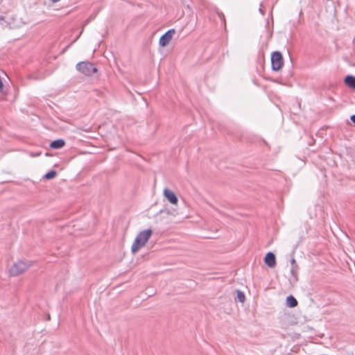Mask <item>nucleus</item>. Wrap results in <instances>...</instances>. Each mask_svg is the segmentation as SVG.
Returning a JSON list of instances; mask_svg holds the SVG:
<instances>
[{"mask_svg":"<svg viewBox=\"0 0 355 355\" xmlns=\"http://www.w3.org/2000/svg\"><path fill=\"white\" fill-rule=\"evenodd\" d=\"M344 83L349 88L355 89V76L347 75L344 79Z\"/></svg>","mask_w":355,"mask_h":355,"instance_id":"9","label":"nucleus"},{"mask_svg":"<svg viewBox=\"0 0 355 355\" xmlns=\"http://www.w3.org/2000/svg\"><path fill=\"white\" fill-rule=\"evenodd\" d=\"M291 266L297 265V264H296L295 259H293V258L291 260Z\"/></svg>","mask_w":355,"mask_h":355,"instance_id":"18","label":"nucleus"},{"mask_svg":"<svg viewBox=\"0 0 355 355\" xmlns=\"http://www.w3.org/2000/svg\"><path fill=\"white\" fill-rule=\"evenodd\" d=\"M216 14L218 15V17L224 22V24H225V15L224 14L220 11L218 9H216Z\"/></svg>","mask_w":355,"mask_h":355,"instance_id":"14","label":"nucleus"},{"mask_svg":"<svg viewBox=\"0 0 355 355\" xmlns=\"http://www.w3.org/2000/svg\"><path fill=\"white\" fill-rule=\"evenodd\" d=\"M297 270H298V266L297 265L291 266V274L293 277V278L295 279V281L298 280V277H297L298 272H297Z\"/></svg>","mask_w":355,"mask_h":355,"instance_id":"11","label":"nucleus"},{"mask_svg":"<svg viewBox=\"0 0 355 355\" xmlns=\"http://www.w3.org/2000/svg\"><path fill=\"white\" fill-rule=\"evenodd\" d=\"M3 83H2V80H1V78H0V89H1L3 88Z\"/></svg>","mask_w":355,"mask_h":355,"instance_id":"20","label":"nucleus"},{"mask_svg":"<svg viewBox=\"0 0 355 355\" xmlns=\"http://www.w3.org/2000/svg\"><path fill=\"white\" fill-rule=\"evenodd\" d=\"M284 64L282 54L279 51H274L271 54V69L272 71H279Z\"/></svg>","mask_w":355,"mask_h":355,"instance_id":"4","label":"nucleus"},{"mask_svg":"<svg viewBox=\"0 0 355 355\" xmlns=\"http://www.w3.org/2000/svg\"><path fill=\"white\" fill-rule=\"evenodd\" d=\"M175 33V31L174 28L168 30L160 37L159 40V45L162 47L166 46L171 40Z\"/></svg>","mask_w":355,"mask_h":355,"instance_id":"5","label":"nucleus"},{"mask_svg":"<svg viewBox=\"0 0 355 355\" xmlns=\"http://www.w3.org/2000/svg\"><path fill=\"white\" fill-rule=\"evenodd\" d=\"M56 171L54 170H51L49 172H47L44 175V178L46 180H51L54 178L56 176Z\"/></svg>","mask_w":355,"mask_h":355,"instance_id":"12","label":"nucleus"},{"mask_svg":"<svg viewBox=\"0 0 355 355\" xmlns=\"http://www.w3.org/2000/svg\"><path fill=\"white\" fill-rule=\"evenodd\" d=\"M262 6H263V3H260V7H259V12L262 15H265V12L263 11V8H262Z\"/></svg>","mask_w":355,"mask_h":355,"instance_id":"16","label":"nucleus"},{"mask_svg":"<svg viewBox=\"0 0 355 355\" xmlns=\"http://www.w3.org/2000/svg\"><path fill=\"white\" fill-rule=\"evenodd\" d=\"M236 297L239 302H243L245 300V294L241 291H237Z\"/></svg>","mask_w":355,"mask_h":355,"instance_id":"13","label":"nucleus"},{"mask_svg":"<svg viewBox=\"0 0 355 355\" xmlns=\"http://www.w3.org/2000/svg\"><path fill=\"white\" fill-rule=\"evenodd\" d=\"M53 2H58L60 0H51Z\"/></svg>","mask_w":355,"mask_h":355,"instance_id":"21","label":"nucleus"},{"mask_svg":"<svg viewBox=\"0 0 355 355\" xmlns=\"http://www.w3.org/2000/svg\"><path fill=\"white\" fill-rule=\"evenodd\" d=\"M265 263L270 268H272L276 265L275 255L272 252H268L264 257Z\"/></svg>","mask_w":355,"mask_h":355,"instance_id":"7","label":"nucleus"},{"mask_svg":"<svg viewBox=\"0 0 355 355\" xmlns=\"http://www.w3.org/2000/svg\"><path fill=\"white\" fill-rule=\"evenodd\" d=\"M76 69L87 76H91L98 71L97 68L92 63L87 61H82L77 63Z\"/></svg>","mask_w":355,"mask_h":355,"instance_id":"2","label":"nucleus"},{"mask_svg":"<svg viewBox=\"0 0 355 355\" xmlns=\"http://www.w3.org/2000/svg\"><path fill=\"white\" fill-rule=\"evenodd\" d=\"M164 196L172 205H176L178 202V199L175 193L167 188L164 190Z\"/></svg>","mask_w":355,"mask_h":355,"instance_id":"6","label":"nucleus"},{"mask_svg":"<svg viewBox=\"0 0 355 355\" xmlns=\"http://www.w3.org/2000/svg\"><path fill=\"white\" fill-rule=\"evenodd\" d=\"M2 21L5 22V17H0V24H1Z\"/></svg>","mask_w":355,"mask_h":355,"instance_id":"19","label":"nucleus"},{"mask_svg":"<svg viewBox=\"0 0 355 355\" xmlns=\"http://www.w3.org/2000/svg\"><path fill=\"white\" fill-rule=\"evenodd\" d=\"M350 119L355 124V114H353L350 116Z\"/></svg>","mask_w":355,"mask_h":355,"instance_id":"17","label":"nucleus"},{"mask_svg":"<svg viewBox=\"0 0 355 355\" xmlns=\"http://www.w3.org/2000/svg\"><path fill=\"white\" fill-rule=\"evenodd\" d=\"M33 265L32 261H19L15 263L9 270L10 276H17L24 272L28 267Z\"/></svg>","mask_w":355,"mask_h":355,"instance_id":"3","label":"nucleus"},{"mask_svg":"<svg viewBox=\"0 0 355 355\" xmlns=\"http://www.w3.org/2000/svg\"><path fill=\"white\" fill-rule=\"evenodd\" d=\"M286 304L289 308H294L297 305V301L294 296L290 295L286 297Z\"/></svg>","mask_w":355,"mask_h":355,"instance_id":"10","label":"nucleus"},{"mask_svg":"<svg viewBox=\"0 0 355 355\" xmlns=\"http://www.w3.org/2000/svg\"><path fill=\"white\" fill-rule=\"evenodd\" d=\"M65 145V141L63 139H58L50 143V148L53 149L62 148Z\"/></svg>","mask_w":355,"mask_h":355,"instance_id":"8","label":"nucleus"},{"mask_svg":"<svg viewBox=\"0 0 355 355\" xmlns=\"http://www.w3.org/2000/svg\"><path fill=\"white\" fill-rule=\"evenodd\" d=\"M30 155L31 157H39L41 155L42 152L41 151H36V152H30Z\"/></svg>","mask_w":355,"mask_h":355,"instance_id":"15","label":"nucleus"},{"mask_svg":"<svg viewBox=\"0 0 355 355\" xmlns=\"http://www.w3.org/2000/svg\"><path fill=\"white\" fill-rule=\"evenodd\" d=\"M153 232L151 229H147L140 232L136 236L132 247L131 250L133 253H135L139 250V248L144 246L147 243L148 240L150 237Z\"/></svg>","mask_w":355,"mask_h":355,"instance_id":"1","label":"nucleus"}]
</instances>
